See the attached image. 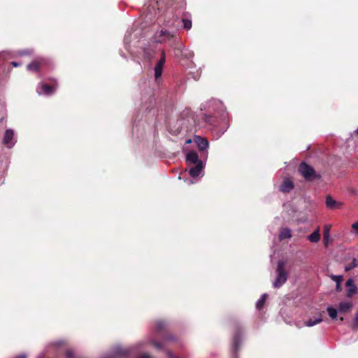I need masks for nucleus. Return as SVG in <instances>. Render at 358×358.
<instances>
[{
  "label": "nucleus",
  "mask_w": 358,
  "mask_h": 358,
  "mask_svg": "<svg viewBox=\"0 0 358 358\" xmlns=\"http://www.w3.org/2000/svg\"><path fill=\"white\" fill-rule=\"evenodd\" d=\"M299 173L308 182L320 180L321 175L317 173L315 169L305 162H302L298 167Z\"/></svg>",
  "instance_id": "1"
},
{
  "label": "nucleus",
  "mask_w": 358,
  "mask_h": 358,
  "mask_svg": "<svg viewBox=\"0 0 358 358\" xmlns=\"http://www.w3.org/2000/svg\"><path fill=\"white\" fill-rule=\"evenodd\" d=\"M285 262L283 260H279L277 263V277L273 282V286L275 288H280L287 280L288 273L285 268Z\"/></svg>",
  "instance_id": "2"
},
{
  "label": "nucleus",
  "mask_w": 358,
  "mask_h": 358,
  "mask_svg": "<svg viewBox=\"0 0 358 358\" xmlns=\"http://www.w3.org/2000/svg\"><path fill=\"white\" fill-rule=\"evenodd\" d=\"M234 328V335H233V342H232V348L234 352H236L241 346V338L243 333V328L238 322H234L233 324Z\"/></svg>",
  "instance_id": "3"
},
{
  "label": "nucleus",
  "mask_w": 358,
  "mask_h": 358,
  "mask_svg": "<svg viewBox=\"0 0 358 358\" xmlns=\"http://www.w3.org/2000/svg\"><path fill=\"white\" fill-rule=\"evenodd\" d=\"M155 39L158 43L170 42V45L173 46L177 38L173 34L162 29L158 34H156Z\"/></svg>",
  "instance_id": "4"
},
{
  "label": "nucleus",
  "mask_w": 358,
  "mask_h": 358,
  "mask_svg": "<svg viewBox=\"0 0 358 358\" xmlns=\"http://www.w3.org/2000/svg\"><path fill=\"white\" fill-rule=\"evenodd\" d=\"M56 90L55 85H50L47 83H41V85L37 90V92L39 94L51 95L54 93Z\"/></svg>",
  "instance_id": "5"
},
{
  "label": "nucleus",
  "mask_w": 358,
  "mask_h": 358,
  "mask_svg": "<svg viewBox=\"0 0 358 358\" xmlns=\"http://www.w3.org/2000/svg\"><path fill=\"white\" fill-rule=\"evenodd\" d=\"M294 183L289 178H285L279 187V190L283 193H289L294 189Z\"/></svg>",
  "instance_id": "6"
},
{
  "label": "nucleus",
  "mask_w": 358,
  "mask_h": 358,
  "mask_svg": "<svg viewBox=\"0 0 358 358\" xmlns=\"http://www.w3.org/2000/svg\"><path fill=\"white\" fill-rule=\"evenodd\" d=\"M345 285L348 287L346 294L347 297L350 298L357 292V287L352 278H349L346 281Z\"/></svg>",
  "instance_id": "7"
},
{
  "label": "nucleus",
  "mask_w": 358,
  "mask_h": 358,
  "mask_svg": "<svg viewBox=\"0 0 358 358\" xmlns=\"http://www.w3.org/2000/svg\"><path fill=\"white\" fill-rule=\"evenodd\" d=\"M14 136V132L12 129H7L5 132L3 143L8 148H11L13 145L12 140Z\"/></svg>",
  "instance_id": "8"
},
{
  "label": "nucleus",
  "mask_w": 358,
  "mask_h": 358,
  "mask_svg": "<svg viewBox=\"0 0 358 358\" xmlns=\"http://www.w3.org/2000/svg\"><path fill=\"white\" fill-rule=\"evenodd\" d=\"M194 166L189 169V174L193 177H197L203 170V162H199L198 164H193Z\"/></svg>",
  "instance_id": "9"
},
{
  "label": "nucleus",
  "mask_w": 358,
  "mask_h": 358,
  "mask_svg": "<svg viewBox=\"0 0 358 358\" xmlns=\"http://www.w3.org/2000/svg\"><path fill=\"white\" fill-rule=\"evenodd\" d=\"M194 141L200 150H205L209 145V143L206 138H202L199 136H196L195 137Z\"/></svg>",
  "instance_id": "10"
},
{
  "label": "nucleus",
  "mask_w": 358,
  "mask_h": 358,
  "mask_svg": "<svg viewBox=\"0 0 358 358\" xmlns=\"http://www.w3.org/2000/svg\"><path fill=\"white\" fill-rule=\"evenodd\" d=\"M166 322L164 320H157L156 322V334L159 336H162L166 332Z\"/></svg>",
  "instance_id": "11"
},
{
  "label": "nucleus",
  "mask_w": 358,
  "mask_h": 358,
  "mask_svg": "<svg viewBox=\"0 0 358 358\" xmlns=\"http://www.w3.org/2000/svg\"><path fill=\"white\" fill-rule=\"evenodd\" d=\"M186 159L187 162L192 164H196L199 162H202L199 159L198 154L194 151L189 152L187 154Z\"/></svg>",
  "instance_id": "12"
},
{
  "label": "nucleus",
  "mask_w": 358,
  "mask_h": 358,
  "mask_svg": "<svg viewBox=\"0 0 358 358\" xmlns=\"http://www.w3.org/2000/svg\"><path fill=\"white\" fill-rule=\"evenodd\" d=\"M331 228V226L330 224H325L324 226L323 241H324V245L325 248H327L329 245V237H330Z\"/></svg>",
  "instance_id": "13"
},
{
  "label": "nucleus",
  "mask_w": 358,
  "mask_h": 358,
  "mask_svg": "<svg viewBox=\"0 0 358 358\" xmlns=\"http://www.w3.org/2000/svg\"><path fill=\"white\" fill-rule=\"evenodd\" d=\"M326 205L327 208L331 209L339 208L341 206V203H338L331 196H327L326 198Z\"/></svg>",
  "instance_id": "14"
},
{
  "label": "nucleus",
  "mask_w": 358,
  "mask_h": 358,
  "mask_svg": "<svg viewBox=\"0 0 358 358\" xmlns=\"http://www.w3.org/2000/svg\"><path fill=\"white\" fill-rule=\"evenodd\" d=\"M131 32L130 31H128L124 36V43L125 49L130 52L131 55H134L135 54V52L130 49V46L129 45V43H130L131 39Z\"/></svg>",
  "instance_id": "15"
},
{
  "label": "nucleus",
  "mask_w": 358,
  "mask_h": 358,
  "mask_svg": "<svg viewBox=\"0 0 358 358\" xmlns=\"http://www.w3.org/2000/svg\"><path fill=\"white\" fill-rule=\"evenodd\" d=\"M352 308V303L350 302H341L338 306V310L340 313H347Z\"/></svg>",
  "instance_id": "16"
},
{
  "label": "nucleus",
  "mask_w": 358,
  "mask_h": 358,
  "mask_svg": "<svg viewBox=\"0 0 358 358\" xmlns=\"http://www.w3.org/2000/svg\"><path fill=\"white\" fill-rule=\"evenodd\" d=\"M308 240L312 243H317L320 240V233L319 227L308 236Z\"/></svg>",
  "instance_id": "17"
},
{
  "label": "nucleus",
  "mask_w": 358,
  "mask_h": 358,
  "mask_svg": "<svg viewBox=\"0 0 358 358\" xmlns=\"http://www.w3.org/2000/svg\"><path fill=\"white\" fill-rule=\"evenodd\" d=\"M292 237V232L291 230L289 228H283L281 229L280 234H279V239L280 241L290 238Z\"/></svg>",
  "instance_id": "18"
},
{
  "label": "nucleus",
  "mask_w": 358,
  "mask_h": 358,
  "mask_svg": "<svg viewBox=\"0 0 358 358\" xmlns=\"http://www.w3.org/2000/svg\"><path fill=\"white\" fill-rule=\"evenodd\" d=\"M46 61L44 59H37L34 61H33L31 63L29 64L27 67L31 68V67H39L40 66H45L46 65Z\"/></svg>",
  "instance_id": "19"
},
{
  "label": "nucleus",
  "mask_w": 358,
  "mask_h": 358,
  "mask_svg": "<svg viewBox=\"0 0 358 358\" xmlns=\"http://www.w3.org/2000/svg\"><path fill=\"white\" fill-rule=\"evenodd\" d=\"M153 53V50L150 48H143L141 52V54H142L143 59L147 60H150L152 58Z\"/></svg>",
  "instance_id": "20"
},
{
  "label": "nucleus",
  "mask_w": 358,
  "mask_h": 358,
  "mask_svg": "<svg viewBox=\"0 0 358 358\" xmlns=\"http://www.w3.org/2000/svg\"><path fill=\"white\" fill-rule=\"evenodd\" d=\"M322 314V313H320V317L315 320L309 319L308 321L305 322V325L307 327H313L314 325L320 324L322 321V318L321 317Z\"/></svg>",
  "instance_id": "21"
},
{
  "label": "nucleus",
  "mask_w": 358,
  "mask_h": 358,
  "mask_svg": "<svg viewBox=\"0 0 358 358\" xmlns=\"http://www.w3.org/2000/svg\"><path fill=\"white\" fill-rule=\"evenodd\" d=\"M162 338L165 341H176L177 337L170 332H165L162 336Z\"/></svg>",
  "instance_id": "22"
},
{
  "label": "nucleus",
  "mask_w": 358,
  "mask_h": 358,
  "mask_svg": "<svg viewBox=\"0 0 358 358\" xmlns=\"http://www.w3.org/2000/svg\"><path fill=\"white\" fill-rule=\"evenodd\" d=\"M268 295L266 294H264L261 298L257 301V303H256V308L257 309H258L259 310H260L264 303H265V301L266 300V298H267Z\"/></svg>",
  "instance_id": "23"
},
{
  "label": "nucleus",
  "mask_w": 358,
  "mask_h": 358,
  "mask_svg": "<svg viewBox=\"0 0 358 358\" xmlns=\"http://www.w3.org/2000/svg\"><path fill=\"white\" fill-rule=\"evenodd\" d=\"M357 266H358V260H357L356 259H353L350 263H349L347 266H345V269L346 271H349Z\"/></svg>",
  "instance_id": "24"
},
{
  "label": "nucleus",
  "mask_w": 358,
  "mask_h": 358,
  "mask_svg": "<svg viewBox=\"0 0 358 358\" xmlns=\"http://www.w3.org/2000/svg\"><path fill=\"white\" fill-rule=\"evenodd\" d=\"M328 313H329V317L331 318V319H336V317H337V310L334 308L333 307H328L327 309Z\"/></svg>",
  "instance_id": "25"
},
{
  "label": "nucleus",
  "mask_w": 358,
  "mask_h": 358,
  "mask_svg": "<svg viewBox=\"0 0 358 358\" xmlns=\"http://www.w3.org/2000/svg\"><path fill=\"white\" fill-rule=\"evenodd\" d=\"M203 119L205 122H208L209 124L213 125L215 122V118L210 115L205 114L203 115Z\"/></svg>",
  "instance_id": "26"
},
{
  "label": "nucleus",
  "mask_w": 358,
  "mask_h": 358,
  "mask_svg": "<svg viewBox=\"0 0 358 358\" xmlns=\"http://www.w3.org/2000/svg\"><path fill=\"white\" fill-rule=\"evenodd\" d=\"M165 59H166L165 53L164 52H162L161 57L158 60V62L155 67H163L164 62H165Z\"/></svg>",
  "instance_id": "27"
},
{
  "label": "nucleus",
  "mask_w": 358,
  "mask_h": 358,
  "mask_svg": "<svg viewBox=\"0 0 358 358\" xmlns=\"http://www.w3.org/2000/svg\"><path fill=\"white\" fill-rule=\"evenodd\" d=\"M352 329L354 331H356L357 329H358V310H357V312L355 313V320L352 324Z\"/></svg>",
  "instance_id": "28"
},
{
  "label": "nucleus",
  "mask_w": 358,
  "mask_h": 358,
  "mask_svg": "<svg viewBox=\"0 0 358 358\" xmlns=\"http://www.w3.org/2000/svg\"><path fill=\"white\" fill-rule=\"evenodd\" d=\"M183 27L185 29L189 30L192 27V21L188 19H183L182 20Z\"/></svg>",
  "instance_id": "29"
},
{
  "label": "nucleus",
  "mask_w": 358,
  "mask_h": 358,
  "mask_svg": "<svg viewBox=\"0 0 358 358\" xmlns=\"http://www.w3.org/2000/svg\"><path fill=\"white\" fill-rule=\"evenodd\" d=\"M151 344L157 350L163 349V344L160 342L155 341V340H152Z\"/></svg>",
  "instance_id": "30"
},
{
  "label": "nucleus",
  "mask_w": 358,
  "mask_h": 358,
  "mask_svg": "<svg viewBox=\"0 0 358 358\" xmlns=\"http://www.w3.org/2000/svg\"><path fill=\"white\" fill-rule=\"evenodd\" d=\"M331 278L336 282V284L341 283L343 281V276L342 275H332L331 276Z\"/></svg>",
  "instance_id": "31"
},
{
  "label": "nucleus",
  "mask_w": 358,
  "mask_h": 358,
  "mask_svg": "<svg viewBox=\"0 0 358 358\" xmlns=\"http://www.w3.org/2000/svg\"><path fill=\"white\" fill-rule=\"evenodd\" d=\"M155 79H156V80H157L162 76V74L163 72V69H155Z\"/></svg>",
  "instance_id": "32"
},
{
  "label": "nucleus",
  "mask_w": 358,
  "mask_h": 358,
  "mask_svg": "<svg viewBox=\"0 0 358 358\" xmlns=\"http://www.w3.org/2000/svg\"><path fill=\"white\" fill-rule=\"evenodd\" d=\"M65 355L66 358H81L78 357H76L73 354V352L71 350H67L65 352Z\"/></svg>",
  "instance_id": "33"
},
{
  "label": "nucleus",
  "mask_w": 358,
  "mask_h": 358,
  "mask_svg": "<svg viewBox=\"0 0 358 358\" xmlns=\"http://www.w3.org/2000/svg\"><path fill=\"white\" fill-rule=\"evenodd\" d=\"M166 354H167V356L169 357V358H179L178 357H176V355H174L171 351L169 350H167L166 351Z\"/></svg>",
  "instance_id": "34"
},
{
  "label": "nucleus",
  "mask_w": 358,
  "mask_h": 358,
  "mask_svg": "<svg viewBox=\"0 0 358 358\" xmlns=\"http://www.w3.org/2000/svg\"><path fill=\"white\" fill-rule=\"evenodd\" d=\"M352 227L358 234V222L352 224Z\"/></svg>",
  "instance_id": "35"
},
{
  "label": "nucleus",
  "mask_w": 358,
  "mask_h": 358,
  "mask_svg": "<svg viewBox=\"0 0 358 358\" xmlns=\"http://www.w3.org/2000/svg\"><path fill=\"white\" fill-rule=\"evenodd\" d=\"M118 355L122 356V357H125L127 355V350H122L120 352H119L117 353Z\"/></svg>",
  "instance_id": "36"
},
{
  "label": "nucleus",
  "mask_w": 358,
  "mask_h": 358,
  "mask_svg": "<svg viewBox=\"0 0 358 358\" xmlns=\"http://www.w3.org/2000/svg\"><path fill=\"white\" fill-rule=\"evenodd\" d=\"M341 290H342V287H341V283L336 284V291L338 292H341Z\"/></svg>",
  "instance_id": "37"
},
{
  "label": "nucleus",
  "mask_w": 358,
  "mask_h": 358,
  "mask_svg": "<svg viewBox=\"0 0 358 358\" xmlns=\"http://www.w3.org/2000/svg\"><path fill=\"white\" fill-rule=\"evenodd\" d=\"M138 358H151V356L148 354H142L139 355Z\"/></svg>",
  "instance_id": "38"
},
{
  "label": "nucleus",
  "mask_w": 358,
  "mask_h": 358,
  "mask_svg": "<svg viewBox=\"0 0 358 358\" xmlns=\"http://www.w3.org/2000/svg\"><path fill=\"white\" fill-rule=\"evenodd\" d=\"M12 65L14 66V67H17L20 64L15 62H12Z\"/></svg>",
  "instance_id": "39"
},
{
  "label": "nucleus",
  "mask_w": 358,
  "mask_h": 358,
  "mask_svg": "<svg viewBox=\"0 0 358 358\" xmlns=\"http://www.w3.org/2000/svg\"><path fill=\"white\" fill-rule=\"evenodd\" d=\"M16 358H27V357L24 355H21L17 356Z\"/></svg>",
  "instance_id": "40"
},
{
  "label": "nucleus",
  "mask_w": 358,
  "mask_h": 358,
  "mask_svg": "<svg viewBox=\"0 0 358 358\" xmlns=\"http://www.w3.org/2000/svg\"><path fill=\"white\" fill-rule=\"evenodd\" d=\"M355 134H356L357 135H358V128H357V130L355 131Z\"/></svg>",
  "instance_id": "41"
},
{
  "label": "nucleus",
  "mask_w": 358,
  "mask_h": 358,
  "mask_svg": "<svg viewBox=\"0 0 358 358\" xmlns=\"http://www.w3.org/2000/svg\"><path fill=\"white\" fill-rule=\"evenodd\" d=\"M340 320H341V321H343V317H341V318H340Z\"/></svg>",
  "instance_id": "42"
}]
</instances>
